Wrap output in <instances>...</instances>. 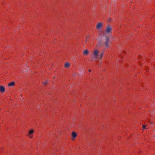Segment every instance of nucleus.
Returning a JSON list of instances; mask_svg holds the SVG:
<instances>
[{
	"label": "nucleus",
	"mask_w": 155,
	"mask_h": 155,
	"mask_svg": "<svg viewBox=\"0 0 155 155\" xmlns=\"http://www.w3.org/2000/svg\"><path fill=\"white\" fill-rule=\"evenodd\" d=\"M103 25V23L101 22H98L96 26V28L97 29H101Z\"/></svg>",
	"instance_id": "3"
},
{
	"label": "nucleus",
	"mask_w": 155,
	"mask_h": 155,
	"mask_svg": "<svg viewBox=\"0 0 155 155\" xmlns=\"http://www.w3.org/2000/svg\"><path fill=\"white\" fill-rule=\"evenodd\" d=\"M112 31V28L110 25H108L105 30V32L106 33L111 34Z\"/></svg>",
	"instance_id": "2"
},
{
	"label": "nucleus",
	"mask_w": 155,
	"mask_h": 155,
	"mask_svg": "<svg viewBox=\"0 0 155 155\" xmlns=\"http://www.w3.org/2000/svg\"><path fill=\"white\" fill-rule=\"evenodd\" d=\"M92 56L91 58L92 59L94 58L95 59H97L98 60H101L102 58L104 55V52H101V53L100 56H98L99 51L97 49H94L93 51H92Z\"/></svg>",
	"instance_id": "1"
},
{
	"label": "nucleus",
	"mask_w": 155,
	"mask_h": 155,
	"mask_svg": "<svg viewBox=\"0 0 155 155\" xmlns=\"http://www.w3.org/2000/svg\"><path fill=\"white\" fill-rule=\"evenodd\" d=\"M88 71L89 72H91V70L90 69H89Z\"/></svg>",
	"instance_id": "12"
},
{
	"label": "nucleus",
	"mask_w": 155,
	"mask_h": 155,
	"mask_svg": "<svg viewBox=\"0 0 155 155\" xmlns=\"http://www.w3.org/2000/svg\"><path fill=\"white\" fill-rule=\"evenodd\" d=\"M89 53V51L87 49H85L83 52V54L85 55H87Z\"/></svg>",
	"instance_id": "7"
},
{
	"label": "nucleus",
	"mask_w": 155,
	"mask_h": 155,
	"mask_svg": "<svg viewBox=\"0 0 155 155\" xmlns=\"http://www.w3.org/2000/svg\"><path fill=\"white\" fill-rule=\"evenodd\" d=\"M15 85V82L14 81H12L9 83L8 85L9 86H13Z\"/></svg>",
	"instance_id": "10"
},
{
	"label": "nucleus",
	"mask_w": 155,
	"mask_h": 155,
	"mask_svg": "<svg viewBox=\"0 0 155 155\" xmlns=\"http://www.w3.org/2000/svg\"><path fill=\"white\" fill-rule=\"evenodd\" d=\"M77 136V134L74 131L72 132L71 133V140L74 141Z\"/></svg>",
	"instance_id": "4"
},
{
	"label": "nucleus",
	"mask_w": 155,
	"mask_h": 155,
	"mask_svg": "<svg viewBox=\"0 0 155 155\" xmlns=\"http://www.w3.org/2000/svg\"><path fill=\"white\" fill-rule=\"evenodd\" d=\"M145 127H146V126L145 125H144L143 124H142V127L143 129L145 128Z\"/></svg>",
	"instance_id": "11"
},
{
	"label": "nucleus",
	"mask_w": 155,
	"mask_h": 155,
	"mask_svg": "<svg viewBox=\"0 0 155 155\" xmlns=\"http://www.w3.org/2000/svg\"><path fill=\"white\" fill-rule=\"evenodd\" d=\"M43 83L44 84H45V85H46V83L43 82Z\"/></svg>",
	"instance_id": "13"
},
{
	"label": "nucleus",
	"mask_w": 155,
	"mask_h": 155,
	"mask_svg": "<svg viewBox=\"0 0 155 155\" xmlns=\"http://www.w3.org/2000/svg\"><path fill=\"white\" fill-rule=\"evenodd\" d=\"M34 132V131L33 130H30L29 131L28 136L30 138H31L33 136L32 134Z\"/></svg>",
	"instance_id": "5"
},
{
	"label": "nucleus",
	"mask_w": 155,
	"mask_h": 155,
	"mask_svg": "<svg viewBox=\"0 0 155 155\" xmlns=\"http://www.w3.org/2000/svg\"><path fill=\"white\" fill-rule=\"evenodd\" d=\"M70 66L71 64L68 62H65L64 65V67L66 68H69L70 67Z\"/></svg>",
	"instance_id": "8"
},
{
	"label": "nucleus",
	"mask_w": 155,
	"mask_h": 155,
	"mask_svg": "<svg viewBox=\"0 0 155 155\" xmlns=\"http://www.w3.org/2000/svg\"><path fill=\"white\" fill-rule=\"evenodd\" d=\"M109 41V38L107 37L106 38V41L105 43V46L106 47H109V45L108 41Z\"/></svg>",
	"instance_id": "6"
},
{
	"label": "nucleus",
	"mask_w": 155,
	"mask_h": 155,
	"mask_svg": "<svg viewBox=\"0 0 155 155\" xmlns=\"http://www.w3.org/2000/svg\"><path fill=\"white\" fill-rule=\"evenodd\" d=\"M5 88L4 86H0V91L2 93H4L5 92Z\"/></svg>",
	"instance_id": "9"
}]
</instances>
